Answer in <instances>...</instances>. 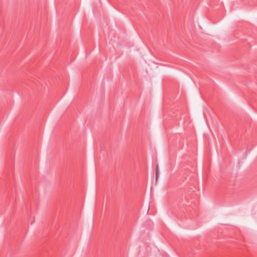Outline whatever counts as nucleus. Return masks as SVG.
I'll list each match as a JSON object with an SVG mask.
<instances>
[{
	"mask_svg": "<svg viewBox=\"0 0 257 257\" xmlns=\"http://www.w3.org/2000/svg\"><path fill=\"white\" fill-rule=\"evenodd\" d=\"M159 177V168L158 166L157 165L156 168V180L157 181Z\"/></svg>",
	"mask_w": 257,
	"mask_h": 257,
	"instance_id": "nucleus-1",
	"label": "nucleus"
}]
</instances>
